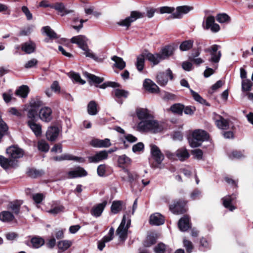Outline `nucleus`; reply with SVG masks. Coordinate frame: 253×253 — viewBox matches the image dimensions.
I'll list each match as a JSON object with an SVG mask.
<instances>
[{
  "instance_id": "nucleus-48",
  "label": "nucleus",
  "mask_w": 253,
  "mask_h": 253,
  "mask_svg": "<svg viewBox=\"0 0 253 253\" xmlns=\"http://www.w3.org/2000/svg\"><path fill=\"white\" fill-rule=\"evenodd\" d=\"M216 20L219 23H222L229 21L230 17L225 13L219 14L217 15Z\"/></svg>"
},
{
  "instance_id": "nucleus-5",
  "label": "nucleus",
  "mask_w": 253,
  "mask_h": 253,
  "mask_svg": "<svg viewBox=\"0 0 253 253\" xmlns=\"http://www.w3.org/2000/svg\"><path fill=\"white\" fill-rule=\"evenodd\" d=\"M144 14L138 11H133L130 13L129 16L126 18L125 19L120 21L118 22V24L122 26H125L128 28L131 25V23L135 21L138 18H143Z\"/></svg>"
},
{
  "instance_id": "nucleus-53",
  "label": "nucleus",
  "mask_w": 253,
  "mask_h": 253,
  "mask_svg": "<svg viewBox=\"0 0 253 253\" xmlns=\"http://www.w3.org/2000/svg\"><path fill=\"white\" fill-rule=\"evenodd\" d=\"M28 174L29 176L32 178H37L40 176L42 174V172L35 169H31L28 170Z\"/></svg>"
},
{
  "instance_id": "nucleus-23",
  "label": "nucleus",
  "mask_w": 253,
  "mask_h": 253,
  "mask_svg": "<svg viewBox=\"0 0 253 253\" xmlns=\"http://www.w3.org/2000/svg\"><path fill=\"white\" fill-rule=\"evenodd\" d=\"M125 208V204L122 201H114L111 207V211L114 214H117Z\"/></svg>"
},
{
  "instance_id": "nucleus-40",
  "label": "nucleus",
  "mask_w": 253,
  "mask_h": 253,
  "mask_svg": "<svg viewBox=\"0 0 253 253\" xmlns=\"http://www.w3.org/2000/svg\"><path fill=\"white\" fill-rule=\"evenodd\" d=\"M200 54V52L199 50L192 53L190 57L191 61L197 65L202 63L204 62L203 60L201 58H197Z\"/></svg>"
},
{
  "instance_id": "nucleus-32",
  "label": "nucleus",
  "mask_w": 253,
  "mask_h": 253,
  "mask_svg": "<svg viewBox=\"0 0 253 253\" xmlns=\"http://www.w3.org/2000/svg\"><path fill=\"white\" fill-rule=\"evenodd\" d=\"M97 105L94 101H90L87 105V110L90 115H95L98 113L97 108Z\"/></svg>"
},
{
  "instance_id": "nucleus-12",
  "label": "nucleus",
  "mask_w": 253,
  "mask_h": 253,
  "mask_svg": "<svg viewBox=\"0 0 253 253\" xmlns=\"http://www.w3.org/2000/svg\"><path fill=\"white\" fill-rule=\"evenodd\" d=\"M214 120L216 126L219 129H227L229 128V120L224 119L221 116L218 115H215Z\"/></svg>"
},
{
  "instance_id": "nucleus-27",
  "label": "nucleus",
  "mask_w": 253,
  "mask_h": 253,
  "mask_svg": "<svg viewBox=\"0 0 253 253\" xmlns=\"http://www.w3.org/2000/svg\"><path fill=\"white\" fill-rule=\"evenodd\" d=\"M145 57L154 65L158 64L162 60V57L160 56V54L159 53L152 54L148 53L146 54Z\"/></svg>"
},
{
  "instance_id": "nucleus-38",
  "label": "nucleus",
  "mask_w": 253,
  "mask_h": 253,
  "mask_svg": "<svg viewBox=\"0 0 253 253\" xmlns=\"http://www.w3.org/2000/svg\"><path fill=\"white\" fill-rule=\"evenodd\" d=\"M193 42V41L192 40L184 41L180 45V50L182 51H187L189 50L192 47Z\"/></svg>"
},
{
  "instance_id": "nucleus-49",
  "label": "nucleus",
  "mask_w": 253,
  "mask_h": 253,
  "mask_svg": "<svg viewBox=\"0 0 253 253\" xmlns=\"http://www.w3.org/2000/svg\"><path fill=\"white\" fill-rule=\"evenodd\" d=\"M64 208L63 206H57L48 211V212L53 215H56L63 211Z\"/></svg>"
},
{
  "instance_id": "nucleus-47",
  "label": "nucleus",
  "mask_w": 253,
  "mask_h": 253,
  "mask_svg": "<svg viewBox=\"0 0 253 253\" xmlns=\"http://www.w3.org/2000/svg\"><path fill=\"white\" fill-rule=\"evenodd\" d=\"M114 92L115 95L118 98H121L122 97H126L128 94V92L127 91L120 89H115L114 90Z\"/></svg>"
},
{
  "instance_id": "nucleus-52",
  "label": "nucleus",
  "mask_w": 253,
  "mask_h": 253,
  "mask_svg": "<svg viewBox=\"0 0 253 253\" xmlns=\"http://www.w3.org/2000/svg\"><path fill=\"white\" fill-rule=\"evenodd\" d=\"M214 17L212 16H210L207 17L206 21V25L204 28L206 29H210V28L215 23Z\"/></svg>"
},
{
  "instance_id": "nucleus-50",
  "label": "nucleus",
  "mask_w": 253,
  "mask_h": 253,
  "mask_svg": "<svg viewBox=\"0 0 253 253\" xmlns=\"http://www.w3.org/2000/svg\"><path fill=\"white\" fill-rule=\"evenodd\" d=\"M252 83L249 80H243L242 83V87L243 90L248 91L251 88Z\"/></svg>"
},
{
  "instance_id": "nucleus-30",
  "label": "nucleus",
  "mask_w": 253,
  "mask_h": 253,
  "mask_svg": "<svg viewBox=\"0 0 253 253\" xmlns=\"http://www.w3.org/2000/svg\"><path fill=\"white\" fill-rule=\"evenodd\" d=\"M84 75L88 79V81L89 83L100 84L104 81V79L103 78L96 76L86 72L84 73Z\"/></svg>"
},
{
  "instance_id": "nucleus-18",
  "label": "nucleus",
  "mask_w": 253,
  "mask_h": 253,
  "mask_svg": "<svg viewBox=\"0 0 253 253\" xmlns=\"http://www.w3.org/2000/svg\"><path fill=\"white\" fill-rule=\"evenodd\" d=\"M50 6L55 9L58 12V14L62 16L73 12L72 10L67 9L64 4L61 2L56 3Z\"/></svg>"
},
{
  "instance_id": "nucleus-20",
  "label": "nucleus",
  "mask_w": 253,
  "mask_h": 253,
  "mask_svg": "<svg viewBox=\"0 0 253 253\" xmlns=\"http://www.w3.org/2000/svg\"><path fill=\"white\" fill-rule=\"evenodd\" d=\"M87 39L83 35L73 37L71 40V42L77 44L78 46L81 49H83L87 45Z\"/></svg>"
},
{
  "instance_id": "nucleus-19",
  "label": "nucleus",
  "mask_w": 253,
  "mask_h": 253,
  "mask_svg": "<svg viewBox=\"0 0 253 253\" xmlns=\"http://www.w3.org/2000/svg\"><path fill=\"white\" fill-rule=\"evenodd\" d=\"M106 205L107 202L104 201L102 203L94 206L91 210L90 212L91 215L96 217L100 216Z\"/></svg>"
},
{
  "instance_id": "nucleus-2",
  "label": "nucleus",
  "mask_w": 253,
  "mask_h": 253,
  "mask_svg": "<svg viewBox=\"0 0 253 253\" xmlns=\"http://www.w3.org/2000/svg\"><path fill=\"white\" fill-rule=\"evenodd\" d=\"M164 128V124L151 118L140 122L137 129L141 132L150 131L156 133L161 132Z\"/></svg>"
},
{
  "instance_id": "nucleus-25",
  "label": "nucleus",
  "mask_w": 253,
  "mask_h": 253,
  "mask_svg": "<svg viewBox=\"0 0 253 253\" xmlns=\"http://www.w3.org/2000/svg\"><path fill=\"white\" fill-rule=\"evenodd\" d=\"M178 226L180 231H187L190 228L189 218L188 216L184 215L178 221Z\"/></svg>"
},
{
  "instance_id": "nucleus-57",
  "label": "nucleus",
  "mask_w": 253,
  "mask_h": 253,
  "mask_svg": "<svg viewBox=\"0 0 253 253\" xmlns=\"http://www.w3.org/2000/svg\"><path fill=\"white\" fill-rule=\"evenodd\" d=\"M144 147V146L143 143L139 142L133 146L132 150L134 153H136L143 151Z\"/></svg>"
},
{
  "instance_id": "nucleus-44",
  "label": "nucleus",
  "mask_w": 253,
  "mask_h": 253,
  "mask_svg": "<svg viewBox=\"0 0 253 253\" xmlns=\"http://www.w3.org/2000/svg\"><path fill=\"white\" fill-rule=\"evenodd\" d=\"M72 245V242L70 241L63 240L58 243V247L62 250H67Z\"/></svg>"
},
{
  "instance_id": "nucleus-9",
  "label": "nucleus",
  "mask_w": 253,
  "mask_h": 253,
  "mask_svg": "<svg viewBox=\"0 0 253 253\" xmlns=\"http://www.w3.org/2000/svg\"><path fill=\"white\" fill-rule=\"evenodd\" d=\"M185 206V203L183 201L178 200L169 206V210L174 214H182L186 211Z\"/></svg>"
},
{
  "instance_id": "nucleus-21",
  "label": "nucleus",
  "mask_w": 253,
  "mask_h": 253,
  "mask_svg": "<svg viewBox=\"0 0 253 253\" xmlns=\"http://www.w3.org/2000/svg\"><path fill=\"white\" fill-rule=\"evenodd\" d=\"M59 132V130L57 127H49L46 133L47 139L51 141H54L58 136Z\"/></svg>"
},
{
  "instance_id": "nucleus-61",
  "label": "nucleus",
  "mask_w": 253,
  "mask_h": 253,
  "mask_svg": "<svg viewBox=\"0 0 253 253\" xmlns=\"http://www.w3.org/2000/svg\"><path fill=\"white\" fill-rule=\"evenodd\" d=\"M71 78L74 80L75 81L80 83V84H85V82L84 80H83L80 76L79 74L75 73H71Z\"/></svg>"
},
{
  "instance_id": "nucleus-43",
  "label": "nucleus",
  "mask_w": 253,
  "mask_h": 253,
  "mask_svg": "<svg viewBox=\"0 0 253 253\" xmlns=\"http://www.w3.org/2000/svg\"><path fill=\"white\" fill-rule=\"evenodd\" d=\"M210 54L211 57L209 59V61L215 63L219 61L221 56V51H219L217 53H211Z\"/></svg>"
},
{
  "instance_id": "nucleus-51",
  "label": "nucleus",
  "mask_w": 253,
  "mask_h": 253,
  "mask_svg": "<svg viewBox=\"0 0 253 253\" xmlns=\"http://www.w3.org/2000/svg\"><path fill=\"white\" fill-rule=\"evenodd\" d=\"M84 51V54L88 57H90L94 60H97V57L93 53V52L88 48L87 45L82 49Z\"/></svg>"
},
{
  "instance_id": "nucleus-36",
  "label": "nucleus",
  "mask_w": 253,
  "mask_h": 253,
  "mask_svg": "<svg viewBox=\"0 0 253 253\" xmlns=\"http://www.w3.org/2000/svg\"><path fill=\"white\" fill-rule=\"evenodd\" d=\"M145 63V56L143 54L138 55L137 57L136 66L139 71L143 70Z\"/></svg>"
},
{
  "instance_id": "nucleus-28",
  "label": "nucleus",
  "mask_w": 253,
  "mask_h": 253,
  "mask_svg": "<svg viewBox=\"0 0 253 253\" xmlns=\"http://www.w3.org/2000/svg\"><path fill=\"white\" fill-rule=\"evenodd\" d=\"M235 198L234 196H226L224 197L223 200V204L224 206L228 209L230 211H233L235 209V207L231 204L232 202Z\"/></svg>"
},
{
  "instance_id": "nucleus-33",
  "label": "nucleus",
  "mask_w": 253,
  "mask_h": 253,
  "mask_svg": "<svg viewBox=\"0 0 253 253\" xmlns=\"http://www.w3.org/2000/svg\"><path fill=\"white\" fill-rule=\"evenodd\" d=\"M22 203L20 201L11 202L8 205V209L12 211L14 213L17 214L19 212L20 208Z\"/></svg>"
},
{
  "instance_id": "nucleus-58",
  "label": "nucleus",
  "mask_w": 253,
  "mask_h": 253,
  "mask_svg": "<svg viewBox=\"0 0 253 253\" xmlns=\"http://www.w3.org/2000/svg\"><path fill=\"white\" fill-rule=\"evenodd\" d=\"M0 165L4 169H6L9 167V161L7 158L0 155Z\"/></svg>"
},
{
  "instance_id": "nucleus-64",
  "label": "nucleus",
  "mask_w": 253,
  "mask_h": 253,
  "mask_svg": "<svg viewBox=\"0 0 253 253\" xmlns=\"http://www.w3.org/2000/svg\"><path fill=\"white\" fill-rule=\"evenodd\" d=\"M166 250V245L159 243L154 249L156 253H163Z\"/></svg>"
},
{
  "instance_id": "nucleus-59",
  "label": "nucleus",
  "mask_w": 253,
  "mask_h": 253,
  "mask_svg": "<svg viewBox=\"0 0 253 253\" xmlns=\"http://www.w3.org/2000/svg\"><path fill=\"white\" fill-rule=\"evenodd\" d=\"M118 161L120 164H129L130 163L131 160L129 158L127 157L126 155H124L119 157Z\"/></svg>"
},
{
  "instance_id": "nucleus-11",
  "label": "nucleus",
  "mask_w": 253,
  "mask_h": 253,
  "mask_svg": "<svg viewBox=\"0 0 253 253\" xmlns=\"http://www.w3.org/2000/svg\"><path fill=\"white\" fill-rule=\"evenodd\" d=\"M151 153L153 158L159 164H160L164 159V155L161 153L160 149L154 144L150 145Z\"/></svg>"
},
{
  "instance_id": "nucleus-15",
  "label": "nucleus",
  "mask_w": 253,
  "mask_h": 253,
  "mask_svg": "<svg viewBox=\"0 0 253 253\" xmlns=\"http://www.w3.org/2000/svg\"><path fill=\"white\" fill-rule=\"evenodd\" d=\"M87 172L83 168L78 167L75 169L69 171L67 173L68 178H75L78 177H83L87 175Z\"/></svg>"
},
{
  "instance_id": "nucleus-39",
  "label": "nucleus",
  "mask_w": 253,
  "mask_h": 253,
  "mask_svg": "<svg viewBox=\"0 0 253 253\" xmlns=\"http://www.w3.org/2000/svg\"><path fill=\"white\" fill-rule=\"evenodd\" d=\"M157 237L154 235H148L144 243V246L149 247L154 244L156 242Z\"/></svg>"
},
{
  "instance_id": "nucleus-8",
  "label": "nucleus",
  "mask_w": 253,
  "mask_h": 253,
  "mask_svg": "<svg viewBox=\"0 0 253 253\" xmlns=\"http://www.w3.org/2000/svg\"><path fill=\"white\" fill-rule=\"evenodd\" d=\"M169 78L170 80L173 79V75L170 69L166 70V72H160L157 76V82L162 86L166 85L169 81Z\"/></svg>"
},
{
  "instance_id": "nucleus-31",
  "label": "nucleus",
  "mask_w": 253,
  "mask_h": 253,
  "mask_svg": "<svg viewBox=\"0 0 253 253\" xmlns=\"http://www.w3.org/2000/svg\"><path fill=\"white\" fill-rule=\"evenodd\" d=\"M14 218L13 214L8 211H3L0 213V220L3 222H10Z\"/></svg>"
},
{
  "instance_id": "nucleus-24",
  "label": "nucleus",
  "mask_w": 253,
  "mask_h": 253,
  "mask_svg": "<svg viewBox=\"0 0 253 253\" xmlns=\"http://www.w3.org/2000/svg\"><path fill=\"white\" fill-rule=\"evenodd\" d=\"M36 47L34 42L29 41L21 44V50L27 54H31L35 51Z\"/></svg>"
},
{
  "instance_id": "nucleus-54",
  "label": "nucleus",
  "mask_w": 253,
  "mask_h": 253,
  "mask_svg": "<svg viewBox=\"0 0 253 253\" xmlns=\"http://www.w3.org/2000/svg\"><path fill=\"white\" fill-rule=\"evenodd\" d=\"M44 198V195L42 193L34 194L32 196L33 200L36 204L41 203Z\"/></svg>"
},
{
  "instance_id": "nucleus-34",
  "label": "nucleus",
  "mask_w": 253,
  "mask_h": 253,
  "mask_svg": "<svg viewBox=\"0 0 253 253\" xmlns=\"http://www.w3.org/2000/svg\"><path fill=\"white\" fill-rule=\"evenodd\" d=\"M173 53V48L171 46H166L163 48L159 54L161 56L162 60L168 58Z\"/></svg>"
},
{
  "instance_id": "nucleus-56",
  "label": "nucleus",
  "mask_w": 253,
  "mask_h": 253,
  "mask_svg": "<svg viewBox=\"0 0 253 253\" xmlns=\"http://www.w3.org/2000/svg\"><path fill=\"white\" fill-rule=\"evenodd\" d=\"M38 60L36 59L33 58L28 61L24 65L25 68L28 69L34 67L37 65Z\"/></svg>"
},
{
  "instance_id": "nucleus-55",
  "label": "nucleus",
  "mask_w": 253,
  "mask_h": 253,
  "mask_svg": "<svg viewBox=\"0 0 253 253\" xmlns=\"http://www.w3.org/2000/svg\"><path fill=\"white\" fill-rule=\"evenodd\" d=\"M174 8L169 6H163L160 8V12L161 14L173 13Z\"/></svg>"
},
{
  "instance_id": "nucleus-6",
  "label": "nucleus",
  "mask_w": 253,
  "mask_h": 253,
  "mask_svg": "<svg viewBox=\"0 0 253 253\" xmlns=\"http://www.w3.org/2000/svg\"><path fill=\"white\" fill-rule=\"evenodd\" d=\"M193 9V7L188 5L177 6L175 12L169 17V19H181L184 15L188 13Z\"/></svg>"
},
{
  "instance_id": "nucleus-45",
  "label": "nucleus",
  "mask_w": 253,
  "mask_h": 253,
  "mask_svg": "<svg viewBox=\"0 0 253 253\" xmlns=\"http://www.w3.org/2000/svg\"><path fill=\"white\" fill-rule=\"evenodd\" d=\"M43 32L50 38H56V34L49 27L45 26L42 28Z\"/></svg>"
},
{
  "instance_id": "nucleus-46",
  "label": "nucleus",
  "mask_w": 253,
  "mask_h": 253,
  "mask_svg": "<svg viewBox=\"0 0 253 253\" xmlns=\"http://www.w3.org/2000/svg\"><path fill=\"white\" fill-rule=\"evenodd\" d=\"M190 92H191L193 98L196 101L202 104H206V101L198 93L194 91L192 89H190Z\"/></svg>"
},
{
  "instance_id": "nucleus-7",
  "label": "nucleus",
  "mask_w": 253,
  "mask_h": 253,
  "mask_svg": "<svg viewBox=\"0 0 253 253\" xmlns=\"http://www.w3.org/2000/svg\"><path fill=\"white\" fill-rule=\"evenodd\" d=\"M166 154L167 156L170 159H174V157L176 156L180 161H184L186 160L190 156L188 150L185 148L178 149L175 152V154H173L169 151H167Z\"/></svg>"
},
{
  "instance_id": "nucleus-63",
  "label": "nucleus",
  "mask_w": 253,
  "mask_h": 253,
  "mask_svg": "<svg viewBox=\"0 0 253 253\" xmlns=\"http://www.w3.org/2000/svg\"><path fill=\"white\" fill-rule=\"evenodd\" d=\"M183 245L186 249L187 252L191 253L193 250V245L190 241L184 239L183 240Z\"/></svg>"
},
{
  "instance_id": "nucleus-35",
  "label": "nucleus",
  "mask_w": 253,
  "mask_h": 253,
  "mask_svg": "<svg viewBox=\"0 0 253 253\" xmlns=\"http://www.w3.org/2000/svg\"><path fill=\"white\" fill-rule=\"evenodd\" d=\"M111 59L115 62V66L118 69L123 70L126 67V62L122 58L114 56Z\"/></svg>"
},
{
  "instance_id": "nucleus-3",
  "label": "nucleus",
  "mask_w": 253,
  "mask_h": 253,
  "mask_svg": "<svg viewBox=\"0 0 253 253\" xmlns=\"http://www.w3.org/2000/svg\"><path fill=\"white\" fill-rule=\"evenodd\" d=\"M209 135L205 130L196 129L192 133V137L189 139V143L191 147H198L203 142L208 140Z\"/></svg>"
},
{
  "instance_id": "nucleus-29",
  "label": "nucleus",
  "mask_w": 253,
  "mask_h": 253,
  "mask_svg": "<svg viewBox=\"0 0 253 253\" xmlns=\"http://www.w3.org/2000/svg\"><path fill=\"white\" fill-rule=\"evenodd\" d=\"M30 89L26 85H22L18 87L15 91V94L20 97L25 98L27 97Z\"/></svg>"
},
{
  "instance_id": "nucleus-14",
  "label": "nucleus",
  "mask_w": 253,
  "mask_h": 253,
  "mask_svg": "<svg viewBox=\"0 0 253 253\" xmlns=\"http://www.w3.org/2000/svg\"><path fill=\"white\" fill-rule=\"evenodd\" d=\"M6 153L9 156L13 159L20 158L24 154L23 151L21 149L14 146L8 148L6 149Z\"/></svg>"
},
{
  "instance_id": "nucleus-4",
  "label": "nucleus",
  "mask_w": 253,
  "mask_h": 253,
  "mask_svg": "<svg viewBox=\"0 0 253 253\" xmlns=\"http://www.w3.org/2000/svg\"><path fill=\"white\" fill-rule=\"evenodd\" d=\"M130 219H126V215L123 216L121 223L116 230V234L121 241L124 242L127 237L128 229L130 226Z\"/></svg>"
},
{
  "instance_id": "nucleus-1",
  "label": "nucleus",
  "mask_w": 253,
  "mask_h": 253,
  "mask_svg": "<svg viewBox=\"0 0 253 253\" xmlns=\"http://www.w3.org/2000/svg\"><path fill=\"white\" fill-rule=\"evenodd\" d=\"M42 104L40 98H35L30 102L28 107L24 108L27 111L26 124L36 137L41 136L42 133V125L36 121L39 108Z\"/></svg>"
},
{
  "instance_id": "nucleus-26",
  "label": "nucleus",
  "mask_w": 253,
  "mask_h": 253,
  "mask_svg": "<svg viewBox=\"0 0 253 253\" xmlns=\"http://www.w3.org/2000/svg\"><path fill=\"white\" fill-rule=\"evenodd\" d=\"M137 117L142 121L147 120L152 118L149 110L145 108H139L136 111Z\"/></svg>"
},
{
  "instance_id": "nucleus-37",
  "label": "nucleus",
  "mask_w": 253,
  "mask_h": 253,
  "mask_svg": "<svg viewBox=\"0 0 253 253\" xmlns=\"http://www.w3.org/2000/svg\"><path fill=\"white\" fill-rule=\"evenodd\" d=\"M31 242L33 247L35 248H40L44 243V240L40 237H34L32 238Z\"/></svg>"
},
{
  "instance_id": "nucleus-17",
  "label": "nucleus",
  "mask_w": 253,
  "mask_h": 253,
  "mask_svg": "<svg viewBox=\"0 0 253 253\" xmlns=\"http://www.w3.org/2000/svg\"><path fill=\"white\" fill-rule=\"evenodd\" d=\"M108 158V152L106 150L100 151L93 156L88 157V160L91 163H98Z\"/></svg>"
},
{
  "instance_id": "nucleus-60",
  "label": "nucleus",
  "mask_w": 253,
  "mask_h": 253,
  "mask_svg": "<svg viewBox=\"0 0 253 253\" xmlns=\"http://www.w3.org/2000/svg\"><path fill=\"white\" fill-rule=\"evenodd\" d=\"M120 85L115 82H108L107 83H105L99 86V87L101 88L105 89L107 86H111L112 87H116L119 86Z\"/></svg>"
},
{
  "instance_id": "nucleus-10",
  "label": "nucleus",
  "mask_w": 253,
  "mask_h": 253,
  "mask_svg": "<svg viewBox=\"0 0 253 253\" xmlns=\"http://www.w3.org/2000/svg\"><path fill=\"white\" fill-rule=\"evenodd\" d=\"M39 117L43 122H49L52 120V110L48 107H44L38 110Z\"/></svg>"
},
{
  "instance_id": "nucleus-22",
  "label": "nucleus",
  "mask_w": 253,
  "mask_h": 253,
  "mask_svg": "<svg viewBox=\"0 0 253 253\" xmlns=\"http://www.w3.org/2000/svg\"><path fill=\"white\" fill-rule=\"evenodd\" d=\"M164 217L159 213L152 214L150 217V223L152 225H160L164 223Z\"/></svg>"
},
{
  "instance_id": "nucleus-41",
  "label": "nucleus",
  "mask_w": 253,
  "mask_h": 253,
  "mask_svg": "<svg viewBox=\"0 0 253 253\" xmlns=\"http://www.w3.org/2000/svg\"><path fill=\"white\" fill-rule=\"evenodd\" d=\"M183 109V106L180 104H175L170 107L171 111L177 114H181Z\"/></svg>"
},
{
  "instance_id": "nucleus-13",
  "label": "nucleus",
  "mask_w": 253,
  "mask_h": 253,
  "mask_svg": "<svg viewBox=\"0 0 253 253\" xmlns=\"http://www.w3.org/2000/svg\"><path fill=\"white\" fill-rule=\"evenodd\" d=\"M90 144L96 148H107L111 145L110 140L108 138L104 139H93L90 142Z\"/></svg>"
},
{
  "instance_id": "nucleus-42",
  "label": "nucleus",
  "mask_w": 253,
  "mask_h": 253,
  "mask_svg": "<svg viewBox=\"0 0 253 253\" xmlns=\"http://www.w3.org/2000/svg\"><path fill=\"white\" fill-rule=\"evenodd\" d=\"M38 147L39 150L46 152L49 150L48 144L44 140H41L38 142Z\"/></svg>"
},
{
  "instance_id": "nucleus-62",
  "label": "nucleus",
  "mask_w": 253,
  "mask_h": 253,
  "mask_svg": "<svg viewBox=\"0 0 253 253\" xmlns=\"http://www.w3.org/2000/svg\"><path fill=\"white\" fill-rule=\"evenodd\" d=\"M192 154L194 155V158L198 159L201 160L203 157V152L199 149L194 150L192 151Z\"/></svg>"
},
{
  "instance_id": "nucleus-16",
  "label": "nucleus",
  "mask_w": 253,
  "mask_h": 253,
  "mask_svg": "<svg viewBox=\"0 0 253 253\" xmlns=\"http://www.w3.org/2000/svg\"><path fill=\"white\" fill-rule=\"evenodd\" d=\"M143 86L147 91L152 93H157L159 91V88L156 84L149 79L144 80Z\"/></svg>"
}]
</instances>
